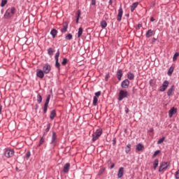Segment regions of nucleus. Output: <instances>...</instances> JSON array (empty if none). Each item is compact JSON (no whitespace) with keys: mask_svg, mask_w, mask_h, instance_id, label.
Segmentation results:
<instances>
[{"mask_svg":"<svg viewBox=\"0 0 179 179\" xmlns=\"http://www.w3.org/2000/svg\"><path fill=\"white\" fill-rule=\"evenodd\" d=\"M15 12H16V8H15V7H11L6 11L4 14V17L6 19H9L10 17H12L13 15H15Z\"/></svg>","mask_w":179,"mask_h":179,"instance_id":"obj_1","label":"nucleus"},{"mask_svg":"<svg viewBox=\"0 0 179 179\" xmlns=\"http://www.w3.org/2000/svg\"><path fill=\"white\" fill-rule=\"evenodd\" d=\"M102 134L103 130H101V129H96V131L92 134V142H96V141H97V139H99L100 136H101Z\"/></svg>","mask_w":179,"mask_h":179,"instance_id":"obj_2","label":"nucleus"},{"mask_svg":"<svg viewBox=\"0 0 179 179\" xmlns=\"http://www.w3.org/2000/svg\"><path fill=\"white\" fill-rule=\"evenodd\" d=\"M15 155V151L13 149L6 148L4 150V156L9 159L10 157H13Z\"/></svg>","mask_w":179,"mask_h":179,"instance_id":"obj_3","label":"nucleus"},{"mask_svg":"<svg viewBox=\"0 0 179 179\" xmlns=\"http://www.w3.org/2000/svg\"><path fill=\"white\" fill-rule=\"evenodd\" d=\"M128 96H129V94H128L127 91L124 90H120L119 92V97H118L119 101H122V100H124V99H127Z\"/></svg>","mask_w":179,"mask_h":179,"instance_id":"obj_4","label":"nucleus"},{"mask_svg":"<svg viewBox=\"0 0 179 179\" xmlns=\"http://www.w3.org/2000/svg\"><path fill=\"white\" fill-rule=\"evenodd\" d=\"M58 58H59V50H57L56 52V55L55 56V68H57V69H59L61 64H59V62L58 60Z\"/></svg>","mask_w":179,"mask_h":179,"instance_id":"obj_5","label":"nucleus"},{"mask_svg":"<svg viewBox=\"0 0 179 179\" xmlns=\"http://www.w3.org/2000/svg\"><path fill=\"white\" fill-rule=\"evenodd\" d=\"M169 83L167 80H164L162 85L159 87V92H166L169 87Z\"/></svg>","mask_w":179,"mask_h":179,"instance_id":"obj_6","label":"nucleus"},{"mask_svg":"<svg viewBox=\"0 0 179 179\" xmlns=\"http://www.w3.org/2000/svg\"><path fill=\"white\" fill-rule=\"evenodd\" d=\"M170 166V162H162L159 166V171L162 173L163 170H166L167 167Z\"/></svg>","mask_w":179,"mask_h":179,"instance_id":"obj_7","label":"nucleus"},{"mask_svg":"<svg viewBox=\"0 0 179 179\" xmlns=\"http://www.w3.org/2000/svg\"><path fill=\"white\" fill-rule=\"evenodd\" d=\"M42 71L44 72V73H50V72H51V65L49 64H44Z\"/></svg>","mask_w":179,"mask_h":179,"instance_id":"obj_8","label":"nucleus"},{"mask_svg":"<svg viewBox=\"0 0 179 179\" xmlns=\"http://www.w3.org/2000/svg\"><path fill=\"white\" fill-rule=\"evenodd\" d=\"M129 83L130 82L129 79L124 80L121 83L122 89H128V87H129Z\"/></svg>","mask_w":179,"mask_h":179,"instance_id":"obj_9","label":"nucleus"},{"mask_svg":"<svg viewBox=\"0 0 179 179\" xmlns=\"http://www.w3.org/2000/svg\"><path fill=\"white\" fill-rule=\"evenodd\" d=\"M124 13L123 10H122V8L120 7L118 10V14L117 15V22H121L122 19V14Z\"/></svg>","mask_w":179,"mask_h":179,"instance_id":"obj_10","label":"nucleus"},{"mask_svg":"<svg viewBox=\"0 0 179 179\" xmlns=\"http://www.w3.org/2000/svg\"><path fill=\"white\" fill-rule=\"evenodd\" d=\"M51 143L53 146L57 145V134L55 131H52Z\"/></svg>","mask_w":179,"mask_h":179,"instance_id":"obj_11","label":"nucleus"},{"mask_svg":"<svg viewBox=\"0 0 179 179\" xmlns=\"http://www.w3.org/2000/svg\"><path fill=\"white\" fill-rule=\"evenodd\" d=\"M176 113H177V108L173 107L172 108H171L169 110V118H172L173 115L174 114H176Z\"/></svg>","mask_w":179,"mask_h":179,"instance_id":"obj_12","label":"nucleus"},{"mask_svg":"<svg viewBox=\"0 0 179 179\" xmlns=\"http://www.w3.org/2000/svg\"><path fill=\"white\" fill-rule=\"evenodd\" d=\"M36 76L38 78H40L41 79H43V78H44V71L41 69H37L36 70Z\"/></svg>","mask_w":179,"mask_h":179,"instance_id":"obj_13","label":"nucleus"},{"mask_svg":"<svg viewBox=\"0 0 179 179\" xmlns=\"http://www.w3.org/2000/svg\"><path fill=\"white\" fill-rule=\"evenodd\" d=\"M69 169H71V164L66 163L63 169L64 173H65L66 174H67V173H69Z\"/></svg>","mask_w":179,"mask_h":179,"instance_id":"obj_14","label":"nucleus"},{"mask_svg":"<svg viewBox=\"0 0 179 179\" xmlns=\"http://www.w3.org/2000/svg\"><path fill=\"white\" fill-rule=\"evenodd\" d=\"M62 33H66L68 31V22H64L63 24V28L61 29Z\"/></svg>","mask_w":179,"mask_h":179,"instance_id":"obj_15","label":"nucleus"},{"mask_svg":"<svg viewBox=\"0 0 179 179\" xmlns=\"http://www.w3.org/2000/svg\"><path fill=\"white\" fill-rule=\"evenodd\" d=\"M123 176H124V167H120L118 171L117 178H122Z\"/></svg>","mask_w":179,"mask_h":179,"instance_id":"obj_16","label":"nucleus"},{"mask_svg":"<svg viewBox=\"0 0 179 179\" xmlns=\"http://www.w3.org/2000/svg\"><path fill=\"white\" fill-rule=\"evenodd\" d=\"M153 34H155V31L152 29H149L147 32H146V37L147 38H149L150 37H152V36H153Z\"/></svg>","mask_w":179,"mask_h":179,"instance_id":"obj_17","label":"nucleus"},{"mask_svg":"<svg viewBox=\"0 0 179 179\" xmlns=\"http://www.w3.org/2000/svg\"><path fill=\"white\" fill-rule=\"evenodd\" d=\"M82 13V11L80 10H78L77 14H76V23H79V19H80V15Z\"/></svg>","mask_w":179,"mask_h":179,"instance_id":"obj_18","label":"nucleus"},{"mask_svg":"<svg viewBox=\"0 0 179 179\" xmlns=\"http://www.w3.org/2000/svg\"><path fill=\"white\" fill-rule=\"evenodd\" d=\"M122 75H123L122 70V69L117 70V77L118 80H121V78H122Z\"/></svg>","mask_w":179,"mask_h":179,"instance_id":"obj_19","label":"nucleus"},{"mask_svg":"<svg viewBox=\"0 0 179 179\" xmlns=\"http://www.w3.org/2000/svg\"><path fill=\"white\" fill-rule=\"evenodd\" d=\"M138 5H139L138 2H135L131 6V12H134L135 9L138 7Z\"/></svg>","mask_w":179,"mask_h":179,"instance_id":"obj_20","label":"nucleus"},{"mask_svg":"<svg viewBox=\"0 0 179 179\" xmlns=\"http://www.w3.org/2000/svg\"><path fill=\"white\" fill-rule=\"evenodd\" d=\"M57 34H58V31H57V29H52L50 31V34L53 38H55Z\"/></svg>","mask_w":179,"mask_h":179,"instance_id":"obj_21","label":"nucleus"},{"mask_svg":"<svg viewBox=\"0 0 179 179\" xmlns=\"http://www.w3.org/2000/svg\"><path fill=\"white\" fill-rule=\"evenodd\" d=\"M174 91V85H172L171 87V88H169L168 90V92H167V96H169V97H170V96H171L173 92Z\"/></svg>","mask_w":179,"mask_h":179,"instance_id":"obj_22","label":"nucleus"},{"mask_svg":"<svg viewBox=\"0 0 179 179\" xmlns=\"http://www.w3.org/2000/svg\"><path fill=\"white\" fill-rule=\"evenodd\" d=\"M127 78L129 79V80H133V79L135 78V75H134V73L131 72H129L127 73Z\"/></svg>","mask_w":179,"mask_h":179,"instance_id":"obj_23","label":"nucleus"},{"mask_svg":"<svg viewBox=\"0 0 179 179\" xmlns=\"http://www.w3.org/2000/svg\"><path fill=\"white\" fill-rule=\"evenodd\" d=\"M55 115H57V113L55 112V110H53L50 112V120H54L55 118Z\"/></svg>","mask_w":179,"mask_h":179,"instance_id":"obj_24","label":"nucleus"},{"mask_svg":"<svg viewBox=\"0 0 179 179\" xmlns=\"http://www.w3.org/2000/svg\"><path fill=\"white\" fill-rule=\"evenodd\" d=\"M145 147L143 146V145H142L141 143H138L136 147V149L138 150V152H141V150H142Z\"/></svg>","mask_w":179,"mask_h":179,"instance_id":"obj_25","label":"nucleus"},{"mask_svg":"<svg viewBox=\"0 0 179 179\" xmlns=\"http://www.w3.org/2000/svg\"><path fill=\"white\" fill-rule=\"evenodd\" d=\"M173 72H174V67L171 66L168 71L167 75L169 76H171V75H173Z\"/></svg>","mask_w":179,"mask_h":179,"instance_id":"obj_26","label":"nucleus"},{"mask_svg":"<svg viewBox=\"0 0 179 179\" xmlns=\"http://www.w3.org/2000/svg\"><path fill=\"white\" fill-rule=\"evenodd\" d=\"M36 100L38 103V104H41V101H43V96L40 94H38L36 96Z\"/></svg>","mask_w":179,"mask_h":179,"instance_id":"obj_27","label":"nucleus"},{"mask_svg":"<svg viewBox=\"0 0 179 179\" xmlns=\"http://www.w3.org/2000/svg\"><path fill=\"white\" fill-rule=\"evenodd\" d=\"M101 27L102 29H106V27H107V22H106V20H103L101 22Z\"/></svg>","mask_w":179,"mask_h":179,"instance_id":"obj_28","label":"nucleus"},{"mask_svg":"<svg viewBox=\"0 0 179 179\" xmlns=\"http://www.w3.org/2000/svg\"><path fill=\"white\" fill-rule=\"evenodd\" d=\"M153 164H154V170H156V169H157V166H159V159H155Z\"/></svg>","mask_w":179,"mask_h":179,"instance_id":"obj_29","label":"nucleus"},{"mask_svg":"<svg viewBox=\"0 0 179 179\" xmlns=\"http://www.w3.org/2000/svg\"><path fill=\"white\" fill-rule=\"evenodd\" d=\"M82 34H83V28L80 27L78 29V37H81Z\"/></svg>","mask_w":179,"mask_h":179,"instance_id":"obj_30","label":"nucleus"},{"mask_svg":"<svg viewBox=\"0 0 179 179\" xmlns=\"http://www.w3.org/2000/svg\"><path fill=\"white\" fill-rule=\"evenodd\" d=\"M73 38V36H72V34H68L66 35V36H65V39H66V40H69V41L72 40Z\"/></svg>","mask_w":179,"mask_h":179,"instance_id":"obj_31","label":"nucleus"},{"mask_svg":"<svg viewBox=\"0 0 179 179\" xmlns=\"http://www.w3.org/2000/svg\"><path fill=\"white\" fill-rule=\"evenodd\" d=\"M51 99V95H48L46 101L45 102V106H48V104L50 103V100Z\"/></svg>","mask_w":179,"mask_h":179,"instance_id":"obj_32","label":"nucleus"},{"mask_svg":"<svg viewBox=\"0 0 179 179\" xmlns=\"http://www.w3.org/2000/svg\"><path fill=\"white\" fill-rule=\"evenodd\" d=\"M97 101H99V99L96 96H94L92 105L97 106Z\"/></svg>","mask_w":179,"mask_h":179,"instance_id":"obj_33","label":"nucleus"},{"mask_svg":"<svg viewBox=\"0 0 179 179\" xmlns=\"http://www.w3.org/2000/svg\"><path fill=\"white\" fill-rule=\"evenodd\" d=\"M130 152H131V144L129 143L126 147L125 152L129 153Z\"/></svg>","mask_w":179,"mask_h":179,"instance_id":"obj_34","label":"nucleus"},{"mask_svg":"<svg viewBox=\"0 0 179 179\" xmlns=\"http://www.w3.org/2000/svg\"><path fill=\"white\" fill-rule=\"evenodd\" d=\"M48 55H53V54H54V50H52V49L51 48H49L48 49Z\"/></svg>","mask_w":179,"mask_h":179,"instance_id":"obj_35","label":"nucleus"},{"mask_svg":"<svg viewBox=\"0 0 179 179\" xmlns=\"http://www.w3.org/2000/svg\"><path fill=\"white\" fill-rule=\"evenodd\" d=\"M164 139H166V137H162V138L158 140L157 145H160V144L163 143V142H164Z\"/></svg>","mask_w":179,"mask_h":179,"instance_id":"obj_36","label":"nucleus"},{"mask_svg":"<svg viewBox=\"0 0 179 179\" xmlns=\"http://www.w3.org/2000/svg\"><path fill=\"white\" fill-rule=\"evenodd\" d=\"M179 56V52H176L174 55H173V61H176L177 60V57Z\"/></svg>","mask_w":179,"mask_h":179,"instance_id":"obj_37","label":"nucleus"},{"mask_svg":"<svg viewBox=\"0 0 179 179\" xmlns=\"http://www.w3.org/2000/svg\"><path fill=\"white\" fill-rule=\"evenodd\" d=\"M8 3V0H1V6L3 7Z\"/></svg>","mask_w":179,"mask_h":179,"instance_id":"obj_38","label":"nucleus"},{"mask_svg":"<svg viewBox=\"0 0 179 179\" xmlns=\"http://www.w3.org/2000/svg\"><path fill=\"white\" fill-rule=\"evenodd\" d=\"M66 64H68V59L64 58L63 61L62 62V65L65 66Z\"/></svg>","mask_w":179,"mask_h":179,"instance_id":"obj_39","label":"nucleus"},{"mask_svg":"<svg viewBox=\"0 0 179 179\" xmlns=\"http://www.w3.org/2000/svg\"><path fill=\"white\" fill-rule=\"evenodd\" d=\"M44 142H45L44 138L43 137L41 138V140L39 141L38 146L42 145Z\"/></svg>","mask_w":179,"mask_h":179,"instance_id":"obj_40","label":"nucleus"},{"mask_svg":"<svg viewBox=\"0 0 179 179\" xmlns=\"http://www.w3.org/2000/svg\"><path fill=\"white\" fill-rule=\"evenodd\" d=\"M30 156H31V153L30 152V151H28L26 154H25V158L26 159H29Z\"/></svg>","mask_w":179,"mask_h":179,"instance_id":"obj_41","label":"nucleus"},{"mask_svg":"<svg viewBox=\"0 0 179 179\" xmlns=\"http://www.w3.org/2000/svg\"><path fill=\"white\" fill-rule=\"evenodd\" d=\"M159 153H160V150H157V151H155L152 155V157H156V156H157Z\"/></svg>","mask_w":179,"mask_h":179,"instance_id":"obj_42","label":"nucleus"},{"mask_svg":"<svg viewBox=\"0 0 179 179\" xmlns=\"http://www.w3.org/2000/svg\"><path fill=\"white\" fill-rule=\"evenodd\" d=\"M100 96H101V91L96 92L94 97H100Z\"/></svg>","mask_w":179,"mask_h":179,"instance_id":"obj_43","label":"nucleus"},{"mask_svg":"<svg viewBox=\"0 0 179 179\" xmlns=\"http://www.w3.org/2000/svg\"><path fill=\"white\" fill-rule=\"evenodd\" d=\"M48 108V105H44V107H43V113H44V114H45V113H47Z\"/></svg>","mask_w":179,"mask_h":179,"instance_id":"obj_44","label":"nucleus"},{"mask_svg":"<svg viewBox=\"0 0 179 179\" xmlns=\"http://www.w3.org/2000/svg\"><path fill=\"white\" fill-rule=\"evenodd\" d=\"M50 129H51V124L48 123L47 128L45 129V131L48 132V131H50Z\"/></svg>","mask_w":179,"mask_h":179,"instance_id":"obj_45","label":"nucleus"},{"mask_svg":"<svg viewBox=\"0 0 179 179\" xmlns=\"http://www.w3.org/2000/svg\"><path fill=\"white\" fill-rule=\"evenodd\" d=\"M104 169H101L99 171L98 176H101V174H103V173H104Z\"/></svg>","mask_w":179,"mask_h":179,"instance_id":"obj_46","label":"nucleus"},{"mask_svg":"<svg viewBox=\"0 0 179 179\" xmlns=\"http://www.w3.org/2000/svg\"><path fill=\"white\" fill-rule=\"evenodd\" d=\"M175 178L179 179V169L176 172Z\"/></svg>","mask_w":179,"mask_h":179,"instance_id":"obj_47","label":"nucleus"},{"mask_svg":"<svg viewBox=\"0 0 179 179\" xmlns=\"http://www.w3.org/2000/svg\"><path fill=\"white\" fill-rule=\"evenodd\" d=\"M108 78H110V73H108L105 76V80L107 82L108 80Z\"/></svg>","mask_w":179,"mask_h":179,"instance_id":"obj_48","label":"nucleus"},{"mask_svg":"<svg viewBox=\"0 0 179 179\" xmlns=\"http://www.w3.org/2000/svg\"><path fill=\"white\" fill-rule=\"evenodd\" d=\"M92 5H96V0H92Z\"/></svg>","mask_w":179,"mask_h":179,"instance_id":"obj_49","label":"nucleus"},{"mask_svg":"<svg viewBox=\"0 0 179 179\" xmlns=\"http://www.w3.org/2000/svg\"><path fill=\"white\" fill-rule=\"evenodd\" d=\"M117 143V141L115 140V138H114L113 140V145H115Z\"/></svg>","mask_w":179,"mask_h":179,"instance_id":"obj_50","label":"nucleus"},{"mask_svg":"<svg viewBox=\"0 0 179 179\" xmlns=\"http://www.w3.org/2000/svg\"><path fill=\"white\" fill-rule=\"evenodd\" d=\"M125 113L126 114H128V113H129V109L128 108H126Z\"/></svg>","mask_w":179,"mask_h":179,"instance_id":"obj_51","label":"nucleus"},{"mask_svg":"<svg viewBox=\"0 0 179 179\" xmlns=\"http://www.w3.org/2000/svg\"><path fill=\"white\" fill-rule=\"evenodd\" d=\"M114 167H115V164H113L110 166V169H114Z\"/></svg>","mask_w":179,"mask_h":179,"instance_id":"obj_52","label":"nucleus"},{"mask_svg":"<svg viewBox=\"0 0 179 179\" xmlns=\"http://www.w3.org/2000/svg\"><path fill=\"white\" fill-rule=\"evenodd\" d=\"M155 42H156V38H152V43H155Z\"/></svg>","mask_w":179,"mask_h":179,"instance_id":"obj_53","label":"nucleus"},{"mask_svg":"<svg viewBox=\"0 0 179 179\" xmlns=\"http://www.w3.org/2000/svg\"><path fill=\"white\" fill-rule=\"evenodd\" d=\"M150 22H155V19L153 18V17H150Z\"/></svg>","mask_w":179,"mask_h":179,"instance_id":"obj_54","label":"nucleus"},{"mask_svg":"<svg viewBox=\"0 0 179 179\" xmlns=\"http://www.w3.org/2000/svg\"><path fill=\"white\" fill-rule=\"evenodd\" d=\"M109 5H113V0H109Z\"/></svg>","mask_w":179,"mask_h":179,"instance_id":"obj_55","label":"nucleus"},{"mask_svg":"<svg viewBox=\"0 0 179 179\" xmlns=\"http://www.w3.org/2000/svg\"><path fill=\"white\" fill-rule=\"evenodd\" d=\"M2 113V106L0 104V114Z\"/></svg>","mask_w":179,"mask_h":179,"instance_id":"obj_56","label":"nucleus"},{"mask_svg":"<svg viewBox=\"0 0 179 179\" xmlns=\"http://www.w3.org/2000/svg\"><path fill=\"white\" fill-rule=\"evenodd\" d=\"M141 27H142V24H138V29H141Z\"/></svg>","mask_w":179,"mask_h":179,"instance_id":"obj_57","label":"nucleus"},{"mask_svg":"<svg viewBox=\"0 0 179 179\" xmlns=\"http://www.w3.org/2000/svg\"><path fill=\"white\" fill-rule=\"evenodd\" d=\"M38 108V105H36V108H35V110H37Z\"/></svg>","mask_w":179,"mask_h":179,"instance_id":"obj_58","label":"nucleus"},{"mask_svg":"<svg viewBox=\"0 0 179 179\" xmlns=\"http://www.w3.org/2000/svg\"><path fill=\"white\" fill-rule=\"evenodd\" d=\"M125 16H127V17H129V13L126 14Z\"/></svg>","mask_w":179,"mask_h":179,"instance_id":"obj_59","label":"nucleus"},{"mask_svg":"<svg viewBox=\"0 0 179 179\" xmlns=\"http://www.w3.org/2000/svg\"><path fill=\"white\" fill-rule=\"evenodd\" d=\"M151 132H153V129H151Z\"/></svg>","mask_w":179,"mask_h":179,"instance_id":"obj_60","label":"nucleus"},{"mask_svg":"<svg viewBox=\"0 0 179 179\" xmlns=\"http://www.w3.org/2000/svg\"><path fill=\"white\" fill-rule=\"evenodd\" d=\"M178 33H179V29H178Z\"/></svg>","mask_w":179,"mask_h":179,"instance_id":"obj_61","label":"nucleus"},{"mask_svg":"<svg viewBox=\"0 0 179 179\" xmlns=\"http://www.w3.org/2000/svg\"><path fill=\"white\" fill-rule=\"evenodd\" d=\"M57 179H59V178H57Z\"/></svg>","mask_w":179,"mask_h":179,"instance_id":"obj_62","label":"nucleus"}]
</instances>
